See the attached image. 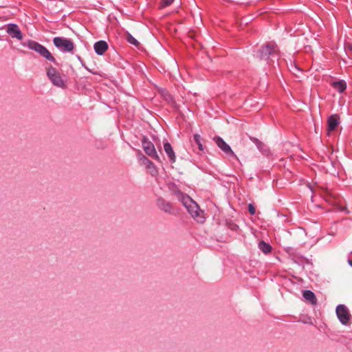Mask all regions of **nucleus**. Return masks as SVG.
<instances>
[{
  "mask_svg": "<svg viewBox=\"0 0 352 352\" xmlns=\"http://www.w3.org/2000/svg\"><path fill=\"white\" fill-rule=\"evenodd\" d=\"M153 168L154 172H156L155 168H154V167H153Z\"/></svg>",
  "mask_w": 352,
  "mask_h": 352,
  "instance_id": "26",
  "label": "nucleus"
},
{
  "mask_svg": "<svg viewBox=\"0 0 352 352\" xmlns=\"http://www.w3.org/2000/svg\"><path fill=\"white\" fill-rule=\"evenodd\" d=\"M6 32L12 38H15L18 40H21L23 38L22 32L16 24H8L7 25Z\"/></svg>",
  "mask_w": 352,
  "mask_h": 352,
  "instance_id": "10",
  "label": "nucleus"
},
{
  "mask_svg": "<svg viewBox=\"0 0 352 352\" xmlns=\"http://www.w3.org/2000/svg\"><path fill=\"white\" fill-rule=\"evenodd\" d=\"M174 0H162V5L164 6H170Z\"/></svg>",
  "mask_w": 352,
  "mask_h": 352,
  "instance_id": "22",
  "label": "nucleus"
},
{
  "mask_svg": "<svg viewBox=\"0 0 352 352\" xmlns=\"http://www.w3.org/2000/svg\"><path fill=\"white\" fill-rule=\"evenodd\" d=\"M168 188L170 191L172 192V194L176 197V198L179 201H182L183 199L182 197H186V195L182 193L178 188L175 184L170 182L167 184Z\"/></svg>",
  "mask_w": 352,
  "mask_h": 352,
  "instance_id": "12",
  "label": "nucleus"
},
{
  "mask_svg": "<svg viewBox=\"0 0 352 352\" xmlns=\"http://www.w3.org/2000/svg\"><path fill=\"white\" fill-rule=\"evenodd\" d=\"M194 141L195 142V143L197 144V145L198 146V148L199 149V151H204V146L201 144V137L199 134H195L194 135Z\"/></svg>",
  "mask_w": 352,
  "mask_h": 352,
  "instance_id": "19",
  "label": "nucleus"
},
{
  "mask_svg": "<svg viewBox=\"0 0 352 352\" xmlns=\"http://www.w3.org/2000/svg\"><path fill=\"white\" fill-rule=\"evenodd\" d=\"M94 47L97 54L102 55L108 49V45L104 41H99L94 44Z\"/></svg>",
  "mask_w": 352,
  "mask_h": 352,
  "instance_id": "13",
  "label": "nucleus"
},
{
  "mask_svg": "<svg viewBox=\"0 0 352 352\" xmlns=\"http://www.w3.org/2000/svg\"><path fill=\"white\" fill-rule=\"evenodd\" d=\"M164 149L166 153L167 154L170 162L173 163L175 162V152L170 145L168 142H166L164 144Z\"/></svg>",
  "mask_w": 352,
  "mask_h": 352,
  "instance_id": "14",
  "label": "nucleus"
},
{
  "mask_svg": "<svg viewBox=\"0 0 352 352\" xmlns=\"http://www.w3.org/2000/svg\"><path fill=\"white\" fill-rule=\"evenodd\" d=\"M303 297L309 300L312 305H315L317 302V299L314 292L310 290H305L302 294Z\"/></svg>",
  "mask_w": 352,
  "mask_h": 352,
  "instance_id": "15",
  "label": "nucleus"
},
{
  "mask_svg": "<svg viewBox=\"0 0 352 352\" xmlns=\"http://www.w3.org/2000/svg\"><path fill=\"white\" fill-rule=\"evenodd\" d=\"M126 39L129 43L136 47H138L140 45V43L129 33L126 34Z\"/></svg>",
  "mask_w": 352,
  "mask_h": 352,
  "instance_id": "18",
  "label": "nucleus"
},
{
  "mask_svg": "<svg viewBox=\"0 0 352 352\" xmlns=\"http://www.w3.org/2000/svg\"><path fill=\"white\" fill-rule=\"evenodd\" d=\"M23 45L28 47L29 49L32 50L36 52L46 60L52 63L56 62V60L54 57L52 55L51 52L45 46L41 45L40 43L30 40L27 41V43H25Z\"/></svg>",
  "mask_w": 352,
  "mask_h": 352,
  "instance_id": "3",
  "label": "nucleus"
},
{
  "mask_svg": "<svg viewBox=\"0 0 352 352\" xmlns=\"http://www.w3.org/2000/svg\"><path fill=\"white\" fill-rule=\"evenodd\" d=\"M340 117L337 114L331 115L327 120L328 131H332L336 129L339 124Z\"/></svg>",
  "mask_w": 352,
  "mask_h": 352,
  "instance_id": "11",
  "label": "nucleus"
},
{
  "mask_svg": "<svg viewBox=\"0 0 352 352\" xmlns=\"http://www.w3.org/2000/svg\"><path fill=\"white\" fill-rule=\"evenodd\" d=\"M142 148L146 155L152 157L153 159L160 162V157L157 155L154 144L148 141L145 137L142 140Z\"/></svg>",
  "mask_w": 352,
  "mask_h": 352,
  "instance_id": "5",
  "label": "nucleus"
},
{
  "mask_svg": "<svg viewBox=\"0 0 352 352\" xmlns=\"http://www.w3.org/2000/svg\"><path fill=\"white\" fill-rule=\"evenodd\" d=\"M153 168L154 172H156L155 168H154V167H153Z\"/></svg>",
  "mask_w": 352,
  "mask_h": 352,
  "instance_id": "25",
  "label": "nucleus"
},
{
  "mask_svg": "<svg viewBox=\"0 0 352 352\" xmlns=\"http://www.w3.org/2000/svg\"><path fill=\"white\" fill-rule=\"evenodd\" d=\"M182 197L183 199L181 201V202L186 207L192 217L198 222H204V212L199 209L197 204L188 195Z\"/></svg>",
  "mask_w": 352,
  "mask_h": 352,
  "instance_id": "1",
  "label": "nucleus"
},
{
  "mask_svg": "<svg viewBox=\"0 0 352 352\" xmlns=\"http://www.w3.org/2000/svg\"><path fill=\"white\" fill-rule=\"evenodd\" d=\"M144 160L146 162V166L148 168H149L151 167H154L153 164L150 160H148L147 158L144 157Z\"/></svg>",
  "mask_w": 352,
  "mask_h": 352,
  "instance_id": "23",
  "label": "nucleus"
},
{
  "mask_svg": "<svg viewBox=\"0 0 352 352\" xmlns=\"http://www.w3.org/2000/svg\"><path fill=\"white\" fill-rule=\"evenodd\" d=\"M348 263L352 267V259H349Z\"/></svg>",
  "mask_w": 352,
  "mask_h": 352,
  "instance_id": "24",
  "label": "nucleus"
},
{
  "mask_svg": "<svg viewBox=\"0 0 352 352\" xmlns=\"http://www.w3.org/2000/svg\"><path fill=\"white\" fill-rule=\"evenodd\" d=\"M336 314H337V316H338L340 322L342 324L346 325L348 324V322L350 320L351 316L349 314L348 309L346 308V307L345 305H339L336 307Z\"/></svg>",
  "mask_w": 352,
  "mask_h": 352,
  "instance_id": "7",
  "label": "nucleus"
},
{
  "mask_svg": "<svg viewBox=\"0 0 352 352\" xmlns=\"http://www.w3.org/2000/svg\"><path fill=\"white\" fill-rule=\"evenodd\" d=\"M156 205L161 210L164 211V212L168 213V214H173L174 213V208L172 206V204L166 201L162 197H158L156 201Z\"/></svg>",
  "mask_w": 352,
  "mask_h": 352,
  "instance_id": "9",
  "label": "nucleus"
},
{
  "mask_svg": "<svg viewBox=\"0 0 352 352\" xmlns=\"http://www.w3.org/2000/svg\"><path fill=\"white\" fill-rule=\"evenodd\" d=\"M53 43L63 52H72L74 49V43L64 37H54Z\"/></svg>",
  "mask_w": 352,
  "mask_h": 352,
  "instance_id": "4",
  "label": "nucleus"
},
{
  "mask_svg": "<svg viewBox=\"0 0 352 352\" xmlns=\"http://www.w3.org/2000/svg\"><path fill=\"white\" fill-rule=\"evenodd\" d=\"M214 141L218 147L223 151L226 154L234 157L236 160H239L238 157L234 154L230 146L220 137L214 138Z\"/></svg>",
  "mask_w": 352,
  "mask_h": 352,
  "instance_id": "8",
  "label": "nucleus"
},
{
  "mask_svg": "<svg viewBox=\"0 0 352 352\" xmlns=\"http://www.w3.org/2000/svg\"><path fill=\"white\" fill-rule=\"evenodd\" d=\"M351 254H352V251H351Z\"/></svg>",
  "mask_w": 352,
  "mask_h": 352,
  "instance_id": "27",
  "label": "nucleus"
},
{
  "mask_svg": "<svg viewBox=\"0 0 352 352\" xmlns=\"http://www.w3.org/2000/svg\"><path fill=\"white\" fill-rule=\"evenodd\" d=\"M331 86L340 93H342L346 88V84L344 80L333 82Z\"/></svg>",
  "mask_w": 352,
  "mask_h": 352,
  "instance_id": "16",
  "label": "nucleus"
},
{
  "mask_svg": "<svg viewBox=\"0 0 352 352\" xmlns=\"http://www.w3.org/2000/svg\"><path fill=\"white\" fill-rule=\"evenodd\" d=\"M47 76L50 82L56 87L65 88L67 79L55 67L49 66L46 68Z\"/></svg>",
  "mask_w": 352,
  "mask_h": 352,
  "instance_id": "2",
  "label": "nucleus"
},
{
  "mask_svg": "<svg viewBox=\"0 0 352 352\" xmlns=\"http://www.w3.org/2000/svg\"><path fill=\"white\" fill-rule=\"evenodd\" d=\"M258 248L265 254H268L272 251V246L263 241L259 242Z\"/></svg>",
  "mask_w": 352,
  "mask_h": 352,
  "instance_id": "17",
  "label": "nucleus"
},
{
  "mask_svg": "<svg viewBox=\"0 0 352 352\" xmlns=\"http://www.w3.org/2000/svg\"><path fill=\"white\" fill-rule=\"evenodd\" d=\"M248 211L251 214H254L256 212L255 208L252 204L248 205Z\"/></svg>",
  "mask_w": 352,
  "mask_h": 352,
  "instance_id": "21",
  "label": "nucleus"
},
{
  "mask_svg": "<svg viewBox=\"0 0 352 352\" xmlns=\"http://www.w3.org/2000/svg\"><path fill=\"white\" fill-rule=\"evenodd\" d=\"M250 139L252 142H254L257 146L258 148H261V146L263 144V143L261 141H259L257 138L253 137H250Z\"/></svg>",
  "mask_w": 352,
  "mask_h": 352,
  "instance_id": "20",
  "label": "nucleus"
},
{
  "mask_svg": "<svg viewBox=\"0 0 352 352\" xmlns=\"http://www.w3.org/2000/svg\"><path fill=\"white\" fill-rule=\"evenodd\" d=\"M276 52V46L274 43H269L263 46L258 51V56L261 59L267 60L270 55Z\"/></svg>",
  "mask_w": 352,
  "mask_h": 352,
  "instance_id": "6",
  "label": "nucleus"
}]
</instances>
